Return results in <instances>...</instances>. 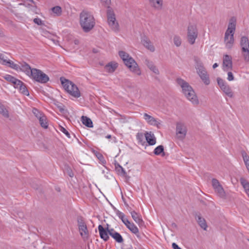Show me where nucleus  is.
Returning a JSON list of instances; mask_svg holds the SVG:
<instances>
[{
  "mask_svg": "<svg viewBox=\"0 0 249 249\" xmlns=\"http://www.w3.org/2000/svg\"><path fill=\"white\" fill-rule=\"evenodd\" d=\"M80 235L84 240L89 238V234L87 225L82 226L78 228Z\"/></svg>",
  "mask_w": 249,
  "mask_h": 249,
  "instance_id": "21",
  "label": "nucleus"
},
{
  "mask_svg": "<svg viewBox=\"0 0 249 249\" xmlns=\"http://www.w3.org/2000/svg\"><path fill=\"white\" fill-rule=\"evenodd\" d=\"M135 234L136 235V236H137L138 238H141V235H140V234H139V231H138V232L137 233Z\"/></svg>",
  "mask_w": 249,
  "mask_h": 249,
  "instance_id": "59",
  "label": "nucleus"
},
{
  "mask_svg": "<svg viewBox=\"0 0 249 249\" xmlns=\"http://www.w3.org/2000/svg\"><path fill=\"white\" fill-rule=\"evenodd\" d=\"M8 60L9 59H7V57H5L3 54L0 53V63L5 65L6 64V62H8Z\"/></svg>",
  "mask_w": 249,
  "mask_h": 249,
  "instance_id": "40",
  "label": "nucleus"
},
{
  "mask_svg": "<svg viewBox=\"0 0 249 249\" xmlns=\"http://www.w3.org/2000/svg\"><path fill=\"white\" fill-rule=\"evenodd\" d=\"M218 65L217 64V63H214V64L213 65V69H215V68H216V67H218Z\"/></svg>",
  "mask_w": 249,
  "mask_h": 249,
  "instance_id": "58",
  "label": "nucleus"
},
{
  "mask_svg": "<svg viewBox=\"0 0 249 249\" xmlns=\"http://www.w3.org/2000/svg\"><path fill=\"white\" fill-rule=\"evenodd\" d=\"M118 66L117 63L110 62L106 65L105 69L108 72H113Z\"/></svg>",
  "mask_w": 249,
  "mask_h": 249,
  "instance_id": "24",
  "label": "nucleus"
},
{
  "mask_svg": "<svg viewBox=\"0 0 249 249\" xmlns=\"http://www.w3.org/2000/svg\"><path fill=\"white\" fill-rule=\"evenodd\" d=\"M142 45L148 50L151 52H154L155 50L154 46L152 44L149 39L145 36L142 38L141 40Z\"/></svg>",
  "mask_w": 249,
  "mask_h": 249,
  "instance_id": "12",
  "label": "nucleus"
},
{
  "mask_svg": "<svg viewBox=\"0 0 249 249\" xmlns=\"http://www.w3.org/2000/svg\"><path fill=\"white\" fill-rule=\"evenodd\" d=\"M68 174L70 177H72L73 176V174L70 169L68 170Z\"/></svg>",
  "mask_w": 249,
  "mask_h": 249,
  "instance_id": "56",
  "label": "nucleus"
},
{
  "mask_svg": "<svg viewBox=\"0 0 249 249\" xmlns=\"http://www.w3.org/2000/svg\"><path fill=\"white\" fill-rule=\"evenodd\" d=\"M176 81L181 88L182 92L187 99L194 105H198L199 103L198 98L195 91L189 84L181 78H178Z\"/></svg>",
  "mask_w": 249,
  "mask_h": 249,
  "instance_id": "1",
  "label": "nucleus"
},
{
  "mask_svg": "<svg viewBox=\"0 0 249 249\" xmlns=\"http://www.w3.org/2000/svg\"><path fill=\"white\" fill-rule=\"evenodd\" d=\"M60 81L65 90L70 95L75 98H78L80 96V92L74 83L64 77H61Z\"/></svg>",
  "mask_w": 249,
  "mask_h": 249,
  "instance_id": "5",
  "label": "nucleus"
},
{
  "mask_svg": "<svg viewBox=\"0 0 249 249\" xmlns=\"http://www.w3.org/2000/svg\"><path fill=\"white\" fill-rule=\"evenodd\" d=\"M172 248L174 249H181L180 247H179L178 246V245L175 243H173L172 245Z\"/></svg>",
  "mask_w": 249,
  "mask_h": 249,
  "instance_id": "53",
  "label": "nucleus"
},
{
  "mask_svg": "<svg viewBox=\"0 0 249 249\" xmlns=\"http://www.w3.org/2000/svg\"><path fill=\"white\" fill-rule=\"evenodd\" d=\"M228 80L229 81H232L234 79V76L233 75L231 71H229L228 72Z\"/></svg>",
  "mask_w": 249,
  "mask_h": 249,
  "instance_id": "50",
  "label": "nucleus"
},
{
  "mask_svg": "<svg viewBox=\"0 0 249 249\" xmlns=\"http://www.w3.org/2000/svg\"><path fill=\"white\" fill-rule=\"evenodd\" d=\"M150 6L157 10H160L163 7V0H149Z\"/></svg>",
  "mask_w": 249,
  "mask_h": 249,
  "instance_id": "18",
  "label": "nucleus"
},
{
  "mask_svg": "<svg viewBox=\"0 0 249 249\" xmlns=\"http://www.w3.org/2000/svg\"><path fill=\"white\" fill-rule=\"evenodd\" d=\"M240 182L243 186H244L245 184L249 183L244 178H241Z\"/></svg>",
  "mask_w": 249,
  "mask_h": 249,
  "instance_id": "52",
  "label": "nucleus"
},
{
  "mask_svg": "<svg viewBox=\"0 0 249 249\" xmlns=\"http://www.w3.org/2000/svg\"><path fill=\"white\" fill-rule=\"evenodd\" d=\"M101 1L104 6L107 8V9H108V7H111L109 6L111 3V0H101Z\"/></svg>",
  "mask_w": 249,
  "mask_h": 249,
  "instance_id": "45",
  "label": "nucleus"
},
{
  "mask_svg": "<svg viewBox=\"0 0 249 249\" xmlns=\"http://www.w3.org/2000/svg\"><path fill=\"white\" fill-rule=\"evenodd\" d=\"M26 0L27 1H29L32 2V3H34V4H35V1L33 0Z\"/></svg>",
  "mask_w": 249,
  "mask_h": 249,
  "instance_id": "61",
  "label": "nucleus"
},
{
  "mask_svg": "<svg viewBox=\"0 0 249 249\" xmlns=\"http://www.w3.org/2000/svg\"><path fill=\"white\" fill-rule=\"evenodd\" d=\"M243 187L245 189L246 192L249 191V183L245 184Z\"/></svg>",
  "mask_w": 249,
  "mask_h": 249,
  "instance_id": "55",
  "label": "nucleus"
},
{
  "mask_svg": "<svg viewBox=\"0 0 249 249\" xmlns=\"http://www.w3.org/2000/svg\"><path fill=\"white\" fill-rule=\"evenodd\" d=\"M38 120L41 127L45 129L48 128V122L47 121V118L45 115L42 117H40Z\"/></svg>",
  "mask_w": 249,
  "mask_h": 249,
  "instance_id": "31",
  "label": "nucleus"
},
{
  "mask_svg": "<svg viewBox=\"0 0 249 249\" xmlns=\"http://www.w3.org/2000/svg\"><path fill=\"white\" fill-rule=\"evenodd\" d=\"M64 110V109L63 108H60V111H61V112L63 111Z\"/></svg>",
  "mask_w": 249,
  "mask_h": 249,
  "instance_id": "64",
  "label": "nucleus"
},
{
  "mask_svg": "<svg viewBox=\"0 0 249 249\" xmlns=\"http://www.w3.org/2000/svg\"><path fill=\"white\" fill-rule=\"evenodd\" d=\"M107 22L111 29L118 32L119 30V25L116 19V16L113 10L111 7H108L107 10Z\"/></svg>",
  "mask_w": 249,
  "mask_h": 249,
  "instance_id": "7",
  "label": "nucleus"
},
{
  "mask_svg": "<svg viewBox=\"0 0 249 249\" xmlns=\"http://www.w3.org/2000/svg\"><path fill=\"white\" fill-rule=\"evenodd\" d=\"M115 169L119 175L122 176H126V173L124 169L118 163H115Z\"/></svg>",
  "mask_w": 249,
  "mask_h": 249,
  "instance_id": "25",
  "label": "nucleus"
},
{
  "mask_svg": "<svg viewBox=\"0 0 249 249\" xmlns=\"http://www.w3.org/2000/svg\"><path fill=\"white\" fill-rule=\"evenodd\" d=\"M217 81L218 85L220 87L221 89L227 85L225 81L220 78H217Z\"/></svg>",
  "mask_w": 249,
  "mask_h": 249,
  "instance_id": "41",
  "label": "nucleus"
},
{
  "mask_svg": "<svg viewBox=\"0 0 249 249\" xmlns=\"http://www.w3.org/2000/svg\"><path fill=\"white\" fill-rule=\"evenodd\" d=\"M130 213L133 220L139 225L140 227L143 226L144 222L142 219V216L140 214L136 213L135 211L131 212Z\"/></svg>",
  "mask_w": 249,
  "mask_h": 249,
  "instance_id": "15",
  "label": "nucleus"
},
{
  "mask_svg": "<svg viewBox=\"0 0 249 249\" xmlns=\"http://www.w3.org/2000/svg\"><path fill=\"white\" fill-rule=\"evenodd\" d=\"M80 24L85 32H89L95 26V22L93 16L89 11L83 10L80 14Z\"/></svg>",
  "mask_w": 249,
  "mask_h": 249,
  "instance_id": "2",
  "label": "nucleus"
},
{
  "mask_svg": "<svg viewBox=\"0 0 249 249\" xmlns=\"http://www.w3.org/2000/svg\"><path fill=\"white\" fill-rule=\"evenodd\" d=\"M30 72L29 77L38 82L46 83L49 80L48 76L39 69L32 68V71Z\"/></svg>",
  "mask_w": 249,
  "mask_h": 249,
  "instance_id": "6",
  "label": "nucleus"
},
{
  "mask_svg": "<svg viewBox=\"0 0 249 249\" xmlns=\"http://www.w3.org/2000/svg\"><path fill=\"white\" fill-rule=\"evenodd\" d=\"M128 229L134 234H136L138 232V228L133 223H132V224L130 225Z\"/></svg>",
  "mask_w": 249,
  "mask_h": 249,
  "instance_id": "37",
  "label": "nucleus"
},
{
  "mask_svg": "<svg viewBox=\"0 0 249 249\" xmlns=\"http://www.w3.org/2000/svg\"><path fill=\"white\" fill-rule=\"evenodd\" d=\"M187 133V129L182 123L178 122L176 124V135L178 139L183 140L185 138Z\"/></svg>",
  "mask_w": 249,
  "mask_h": 249,
  "instance_id": "10",
  "label": "nucleus"
},
{
  "mask_svg": "<svg viewBox=\"0 0 249 249\" xmlns=\"http://www.w3.org/2000/svg\"><path fill=\"white\" fill-rule=\"evenodd\" d=\"M18 70L24 72L27 75L29 76L31 73L30 71H32V69L28 64L25 62H23L20 63Z\"/></svg>",
  "mask_w": 249,
  "mask_h": 249,
  "instance_id": "16",
  "label": "nucleus"
},
{
  "mask_svg": "<svg viewBox=\"0 0 249 249\" xmlns=\"http://www.w3.org/2000/svg\"><path fill=\"white\" fill-rule=\"evenodd\" d=\"M5 65L16 71H18L19 65L14 63L13 61L10 60V59L8 60V62H6V64Z\"/></svg>",
  "mask_w": 249,
  "mask_h": 249,
  "instance_id": "34",
  "label": "nucleus"
},
{
  "mask_svg": "<svg viewBox=\"0 0 249 249\" xmlns=\"http://www.w3.org/2000/svg\"><path fill=\"white\" fill-rule=\"evenodd\" d=\"M0 113L1 114L3 117L8 118L9 117V112L5 108L4 105L0 103Z\"/></svg>",
  "mask_w": 249,
  "mask_h": 249,
  "instance_id": "29",
  "label": "nucleus"
},
{
  "mask_svg": "<svg viewBox=\"0 0 249 249\" xmlns=\"http://www.w3.org/2000/svg\"><path fill=\"white\" fill-rule=\"evenodd\" d=\"M221 89L230 98L233 97V92H232L230 87L228 84L222 88Z\"/></svg>",
  "mask_w": 249,
  "mask_h": 249,
  "instance_id": "27",
  "label": "nucleus"
},
{
  "mask_svg": "<svg viewBox=\"0 0 249 249\" xmlns=\"http://www.w3.org/2000/svg\"><path fill=\"white\" fill-rule=\"evenodd\" d=\"M196 69L198 74L204 83L206 85H209L210 83V81L209 75L208 74L206 69L202 65V64L201 63L197 65Z\"/></svg>",
  "mask_w": 249,
  "mask_h": 249,
  "instance_id": "9",
  "label": "nucleus"
},
{
  "mask_svg": "<svg viewBox=\"0 0 249 249\" xmlns=\"http://www.w3.org/2000/svg\"><path fill=\"white\" fill-rule=\"evenodd\" d=\"M22 83V82L21 81L16 78V80H15L12 84L15 88L18 89V87H19L20 85H21Z\"/></svg>",
  "mask_w": 249,
  "mask_h": 249,
  "instance_id": "44",
  "label": "nucleus"
},
{
  "mask_svg": "<svg viewBox=\"0 0 249 249\" xmlns=\"http://www.w3.org/2000/svg\"><path fill=\"white\" fill-rule=\"evenodd\" d=\"M19 91L25 95L28 96L29 95V91L25 86V85L22 82L21 85H20L18 89Z\"/></svg>",
  "mask_w": 249,
  "mask_h": 249,
  "instance_id": "30",
  "label": "nucleus"
},
{
  "mask_svg": "<svg viewBox=\"0 0 249 249\" xmlns=\"http://www.w3.org/2000/svg\"><path fill=\"white\" fill-rule=\"evenodd\" d=\"M223 70L228 71L232 68L231 57L229 55H225L223 58Z\"/></svg>",
  "mask_w": 249,
  "mask_h": 249,
  "instance_id": "11",
  "label": "nucleus"
},
{
  "mask_svg": "<svg viewBox=\"0 0 249 249\" xmlns=\"http://www.w3.org/2000/svg\"><path fill=\"white\" fill-rule=\"evenodd\" d=\"M136 137L138 140H139L140 142H142L143 139V135L142 133H137L136 135Z\"/></svg>",
  "mask_w": 249,
  "mask_h": 249,
  "instance_id": "51",
  "label": "nucleus"
},
{
  "mask_svg": "<svg viewBox=\"0 0 249 249\" xmlns=\"http://www.w3.org/2000/svg\"><path fill=\"white\" fill-rule=\"evenodd\" d=\"M215 191L217 193V194L221 197L225 196V193L224 190L222 187V186L220 185L219 186L216 187L214 189Z\"/></svg>",
  "mask_w": 249,
  "mask_h": 249,
  "instance_id": "33",
  "label": "nucleus"
},
{
  "mask_svg": "<svg viewBox=\"0 0 249 249\" xmlns=\"http://www.w3.org/2000/svg\"><path fill=\"white\" fill-rule=\"evenodd\" d=\"M4 79L11 84L16 80V78L11 75L7 74L4 77Z\"/></svg>",
  "mask_w": 249,
  "mask_h": 249,
  "instance_id": "42",
  "label": "nucleus"
},
{
  "mask_svg": "<svg viewBox=\"0 0 249 249\" xmlns=\"http://www.w3.org/2000/svg\"><path fill=\"white\" fill-rule=\"evenodd\" d=\"M115 211L116 212V213L117 215L122 220L123 223L126 226V227L128 228L130 227V225L132 224L131 223L126 217L124 214L118 210H117L115 208Z\"/></svg>",
  "mask_w": 249,
  "mask_h": 249,
  "instance_id": "17",
  "label": "nucleus"
},
{
  "mask_svg": "<svg viewBox=\"0 0 249 249\" xmlns=\"http://www.w3.org/2000/svg\"><path fill=\"white\" fill-rule=\"evenodd\" d=\"M242 54L246 62H249V49L241 50Z\"/></svg>",
  "mask_w": 249,
  "mask_h": 249,
  "instance_id": "35",
  "label": "nucleus"
},
{
  "mask_svg": "<svg viewBox=\"0 0 249 249\" xmlns=\"http://www.w3.org/2000/svg\"><path fill=\"white\" fill-rule=\"evenodd\" d=\"M106 228L108 231L109 235H110V236H112L114 234V233L116 232V231L113 228H110L109 227H106Z\"/></svg>",
  "mask_w": 249,
  "mask_h": 249,
  "instance_id": "49",
  "label": "nucleus"
},
{
  "mask_svg": "<svg viewBox=\"0 0 249 249\" xmlns=\"http://www.w3.org/2000/svg\"><path fill=\"white\" fill-rule=\"evenodd\" d=\"M198 30L196 24H190L187 28V40L188 42L193 45L198 36Z\"/></svg>",
  "mask_w": 249,
  "mask_h": 249,
  "instance_id": "8",
  "label": "nucleus"
},
{
  "mask_svg": "<svg viewBox=\"0 0 249 249\" xmlns=\"http://www.w3.org/2000/svg\"><path fill=\"white\" fill-rule=\"evenodd\" d=\"M100 236L105 241H107L109 237L108 232L107 228H104L101 225H99L98 227Z\"/></svg>",
  "mask_w": 249,
  "mask_h": 249,
  "instance_id": "13",
  "label": "nucleus"
},
{
  "mask_svg": "<svg viewBox=\"0 0 249 249\" xmlns=\"http://www.w3.org/2000/svg\"><path fill=\"white\" fill-rule=\"evenodd\" d=\"M154 154L156 155H160L163 157L165 156V153L164 152V147L163 145H159L154 149Z\"/></svg>",
  "mask_w": 249,
  "mask_h": 249,
  "instance_id": "28",
  "label": "nucleus"
},
{
  "mask_svg": "<svg viewBox=\"0 0 249 249\" xmlns=\"http://www.w3.org/2000/svg\"><path fill=\"white\" fill-rule=\"evenodd\" d=\"M52 11L57 15H61L62 13L61 8L59 6L53 7L52 8Z\"/></svg>",
  "mask_w": 249,
  "mask_h": 249,
  "instance_id": "38",
  "label": "nucleus"
},
{
  "mask_svg": "<svg viewBox=\"0 0 249 249\" xmlns=\"http://www.w3.org/2000/svg\"><path fill=\"white\" fill-rule=\"evenodd\" d=\"M60 130L61 132H62L63 133H64L67 136L68 138H71L70 134L65 128L61 126Z\"/></svg>",
  "mask_w": 249,
  "mask_h": 249,
  "instance_id": "47",
  "label": "nucleus"
},
{
  "mask_svg": "<svg viewBox=\"0 0 249 249\" xmlns=\"http://www.w3.org/2000/svg\"><path fill=\"white\" fill-rule=\"evenodd\" d=\"M78 43H79V41H78V40H74V43H75V44H78Z\"/></svg>",
  "mask_w": 249,
  "mask_h": 249,
  "instance_id": "62",
  "label": "nucleus"
},
{
  "mask_svg": "<svg viewBox=\"0 0 249 249\" xmlns=\"http://www.w3.org/2000/svg\"><path fill=\"white\" fill-rule=\"evenodd\" d=\"M212 182L213 187L214 189L216 187L219 186V185H220L219 181L216 179L213 178L212 179Z\"/></svg>",
  "mask_w": 249,
  "mask_h": 249,
  "instance_id": "46",
  "label": "nucleus"
},
{
  "mask_svg": "<svg viewBox=\"0 0 249 249\" xmlns=\"http://www.w3.org/2000/svg\"><path fill=\"white\" fill-rule=\"evenodd\" d=\"M82 123L88 127H92V122L91 119L86 116H82L81 117Z\"/></svg>",
  "mask_w": 249,
  "mask_h": 249,
  "instance_id": "26",
  "label": "nucleus"
},
{
  "mask_svg": "<svg viewBox=\"0 0 249 249\" xmlns=\"http://www.w3.org/2000/svg\"><path fill=\"white\" fill-rule=\"evenodd\" d=\"M34 22L38 25H41L43 24L42 21L40 18H35L34 19Z\"/></svg>",
  "mask_w": 249,
  "mask_h": 249,
  "instance_id": "48",
  "label": "nucleus"
},
{
  "mask_svg": "<svg viewBox=\"0 0 249 249\" xmlns=\"http://www.w3.org/2000/svg\"><path fill=\"white\" fill-rule=\"evenodd\" d=\"M144 63L147 66V67L154 73H155L156 74H159V70L154 65L153 62L150 61L148 59H145L144 60Z\"/></svg>",
  "mask_w": 249,
  "mask_h": 249,
  "instance_id": "22",
  "label": "nucleus"
},
{
  "mask_svg": "<svg viewBox=\"0 0 249 249\" xmlns=\"http://www.w3.org/2000/svg\"><path fill=\"white\" fill-rule=\"evenodd\" d=\"M111 136L110 135H107V136H106V138L107 139H110V138H111Z\"/></svg>",
  "mask_w": 249,
  "mask_h": 249,
  "instance_id": "60",
  "label": "nucleus"
},
{
  "mask_svg": "<svg viewBox=\"0 0 249 249\" xmlns=\"http://www.w3.org/2000/svg\"><path fill=\"white\" fill-rule=\"evenodd\" d=\"M173 41L174 44L177 47H179L181 45V39L179 36H175L173 38Z\"/></svg>",
  "mask_w": 249,
  "mask_h": 249,
  "instance_id": "36",
  "label": "nucleus"
},
{
  "mask_svg": "<svg viewBox=\"0 0 249 249\" xmlns=\"http://www.w3.org/2000/svg\"><path fill=\"white\" fill-rule=\"evenodd\" d=\"M240 45L241 50L249 49V40L247 36H242L240 39Z\"/></svg>",
  "mask_w": 249,
  "mask_h": 249,
  "instance_id": "23",
  "label": "nucleus"
},
{
  "mask_svg": "<svg viewBox=\"0 0 249 249\" xmlns=\"http://www.w3.org/2000/svg\"><path fill=\"white\" fill-rule=\"evenodd\" d=\"M33 113L34 114L37 118L38 119L40 118V117H43L44 114H42V112L39 111L37 109L34 108L33 109Z\"/></svg>",
  "mask_w": 249,
  "mask_h": 249,
  "instance_id": "39",
  "label": "nucleus"
},
{
  "mask_svg": "<svg viewBox=\"0 0 249 249\" xmlns=\"http://www.w3.org/2000/svg\"><path fill=\"white\" fill-rule=\"evenodd\" d=\"M119 55L124 64L133 73L139 76L141 75V71L137 63L128 53L124 51H120L119 52Z\"/></svg>",
  "mask_w": 249,
  "mask_h": 249,
  "instance_id": "3",
  "label": "nucleus"
},
{
  "mask_svg": "<svg viewBox=\"0 0 249 249\" xmlns=\"http://www.w3.org/2000/svg\"><path fill=\"white\" fill-rule=\"evenodd\" d=\"M195 216L196 220L197 221L198 225L200 226V227L204 230L206 231L208 226L205 219L202 217L200 214L196 213Z\"/></svg>",
  "mask_w": 249,
  "mask_h": 249,
  "instance_id": "19",
  "label": "nucleus"
},
{
  "mask_svg": "<svg viewBox=\"0 0 249 249\" xmlns=\"http://www.w3.org/2000/svg\"><path fill=\"white\" fill-rule=\"evenodd\" d=\"M96 156L100 160L102 161V160H104V157L102 154L98 153V155H97Z\"/></svg>",
  "mask_w": 249,
  "mask_h": 249,
  "instance_id": "54",
  "label": "nucleus"
},
{
  "mask_svg": "<svg viewBox=\"0 0 249 249\" xmlns=\"http://www.w3.org/2000/svg\"><path fill=\"white\" fill-rule=\"evenodd\" d=\"M246 193L247 194L248 196H249V190L248 191H247V192H246Z\"/></svg>",
  "mask_w": 249,
  "mask_h": 249,
  "instance_id": "63",
  "label": "nucleus"
},
{
  "mask_svg": "<svg viewBox=\"0 0 249 249\" xmlns=\"http://www.w3.org/2000/svg\"><path fill=\"white\" fill-rule=\"evenodd\" d=\"M146 140L149 145H153L156 143V139L151 132H146L145 134Z\"/></svg>",
  "mask_w": 249,
  "mask_h": 249,
  "instance_id": "20",
  "label": "nucleus"
},
{
  "mask_svg": "<svg viewBox=\"0 0 249 249\" xmlns=\"http://www.w3.org/2000/svg\"><path fill=\"white\" fill-rule=\"evenodd\" d=\"M171 226L173 228H177V225L175 223H173L171 225Z\"/></svg>",
  "mask_w": 249,
  "mask_h": 249,
  "instance_id": "57",
  "label": "nucleus"
},
{
  "mask_svg": "<svg viewBox=\"0 0 249 249\" xmlns=\"http://www.w3.org/2000/svg\"><path fill=\"white\" fill-rule=\"evenodd\" d=\"M143 118L150 125L157 126L159 127L160 123L153 117L145 113L143 114Z\"/></svg>",
  "mask_w": 249,
  "mask_h": 249,
  "instance_id": "14",
  "label": "nucleus"
},
{
  "mask_svg": "<svg viewBox=\"0 0 249 249\" xmlns=\"http://www.w3.org/2000/svg\"><path fill=\"white\" fill-rule=\"evenodd\" d=\"M117 242L121 243L124 241V239L122 235L118 232H116L111 236Z\"/></svg>",
  "mask_w": 249,
  "mask_h": 249,
  "instance_id": "32",
  "label": "nucleus"
},
{
  "mask_svg": "<svg viewBox=\"0 0 249 249\" xmlns=\"http://www.w3.org/2000/svg\"><path fill=\"white\" fill-rule=\"evenodd\" d=\"M236 27V19L232 17L230 20L228 29H227L224 36V41L226 47L231 49L234 42V34Z\"/></svg>",
  "mask_w": 249,
  "mask_h": 249,
  "instance_id": "4",
  "label": "nucleus"
},
{
  "mask_svg": "<svg viewBox=\"0 0 249 249\" xmlns=\"http://www.w3.org/2000/svg\"><path fill=\"white\" fill-rule=\"evenodd\" d=\"M77 224L78 228L82 226L86 225L85 222L84 221V219L82 217L79 216L77 218Z\"/></svg>",
  "mask_w": 249,
  "mask_h": 249,
  "instance_id": "43",
  "label": "nucleus"
}]
</instances>
